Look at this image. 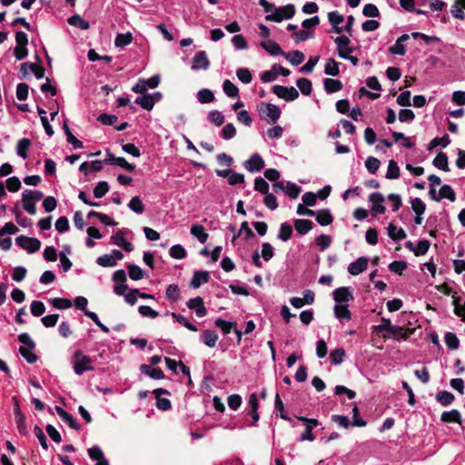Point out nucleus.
<instances>
[{
  "instance_id": "nucleus-20",
  "label": "nucleus",
  "mask_w": 465,
  "mask_h": 465,
  "mask_svg": "<svg viewBox=\"0 0 465 465\" xmlns=\"http://www.w3.org/2000/svg\"><path fill=\"white\" fill-rule=\"evenodd\" d=\"M440 420L444 423H458L462 424L460 412L458 410H451L450 411H444L440 416Z\"/></svg>"
},
{
  "instance_id": "nucleus-58",
  "label": "nucleus",
  "mask_w": 465,
  "mask_h": 465,
  "mask_svg": "<svg viewBox=\"0 0 465 465\" xmlns=\"http://www.w3.org/2000/svg\"><path fill=\"white\" fill-rule=\"evenodd\" d=\"M166 297L173 302H176L180 298V289L176 284H170L166 289Z\"/></svg>"
},
{
  "instance_id": "nucleus-22",
  "label": "nucleus",
  "mask_w": 465,
  "mask_h": 465,
  "mask_svg": "<svg viewBox=\"0 0 465 465\" xmlns=\"http://www.w3.org/2000/svg\"><path fill=\"white\" fill-rule=\"evenodd\" d=\"M313 227V223L307 219H296L294 221V228L300 234H306Z\"/></svg>"
},
{
  "instance_id": "nucleus-54",
  "label": "nucleus",
  "mask_w": 465,
  "mask_h": 465,
  "mask_svg": "<svg viewBox=\"0 0 465 465\" xmlns=\"http://www.w3.org/2000/svg\"><path fill=\"white\" fill-rule=\"evenodd\" d=\"M170 256L174 259H183L187 255L186 250L181 244H175L170 249Z\"/></svg>"
},
{
  "instance_id": "nucleus-45",
  "label": "nucleus",
  "mask_w": 465,
  "mask_h": 465,
  "mask_svg": "<svg viewBox=\"0 0 465 465\" xmlns=\"http://www.w3.org/2000/svg\"><path fill=\"white\" fill-rule=\"evenodd\" d=\"M197 98L201 104H209L214 100V94L209 89H201L197 94Z\"/></svg>"
},
{
  "instance_id": "nucleus-26",
  "label": "nucleus",
  "mask_w": 465,
  "mask_h": 465,
  "mask_svg": "<svg viewBox=\"0 0 465 465\" xmlns=\"http://www.w3.org/2000/svg\"><path fill=\"white\" fill-rule=\"evenodd\" d=\"M433 165L444 172H449L448 156L445 153L440 152L432 162Z\"/></svg>"
},
{
  "instance_id": "nucleus-62",
  "label": "nucleus",
  "mask_w": 465,
  "mask_h": 465,
  "mask_svg": "<svg viewBox=\"0 0 465 465\" xmlns=\"http://www.w3.org/2000/svg\"><path fill=\"white\" fill-rule=\"evenodd\" d=\"M236 75L238 79L243 84H250L252 80V74L247 68H239L236 71Z\"/></svg>"
},
{
  "instance_id": "nucleus-39",
  "label": "nucleus",
  "mask_w": 465,
  "mask_h": 465,
  "mask_svg": "<svg viewBox=\"0 0 465 465\" xmlns=\"http://www.w3.org/2000/svg\"><path fill=\"white\" fill-rule=\"evenodd\" d=\"M129 277L134 281H139L143 278V271L135 264H128L126 266Z\"/></svg>"
},
{
  "instance_id": "nucleus-23",
  "label": "nucleus",
  "mask_w": 465,
  "mask_h": 465,
  "mask_svg": "<svg viewBox=\"0 0 465 465\" xmlns=\"http://www.w3.org/2000/svg\"><path fill=\"white\" fill-rule=\"evenodd\" d=\"M389 237L395 241H401L406 238L407 234L402 228L398 229L397 226L391 223L387 228Z\"/></svg>"
},
{
  "instance_id": "nucleus-34",
  "label": "nucleus",
  "mask_w": 465,
  "mask_h": 465,
  "mask_svg": "<svg viewBox=\"0 0 465 465\" xmlns=\"http://www.w3.org/2000/svg\"><path fill=\"white\" fill-rule=\"evenodd\" d=\"M22 203L24 210L29 214L35 215L36 213L35 203L28 195H25L24 192L22 193Z\"/></svg>"
},
{
  "instance_id": "nucleus-49",
  "label": "nucleus",
  "mask_w": 465,
  "mask_h": 465,
  "mask_svg": "<svg viewBox=\"0 0 465 465\" xmlns=\"http://www.w3.org/2000/svg\"><path fill=\"white\" fill-rule=\"evenodd\" d=\"M208 119L212 124H213L216 126L223 125L225 121L223 114L217 110L211 111L208 114Z\"/></svg>"
},
{
  "instance_id": "nucleus-27",
  "label": "nucleus",
  "mask_w": 465,
  "mask_h": 465,
  "mask_svg": "<svg viewBox=\"0 0 465 465\" xmlns=\"http://www.w3.org/2000/svg\"><path fill=\"white\" fill-rule=\"evenodd\" d=\"M348 307V304H336L333 308L335 317L347 321L351 320V313Z\"/></svg>"
},
{
  "instance_id": "nucleus-16",
  "label": "nucleus",
  "mask_w": 465,
  "mask_h": 465,
  "mask_svg": "<svg viewBox=\"0 0 465 465\" xmlns=\"http://www.w3.org/2000/svg\"><path fill=\"white\" fill-rule=\"evenodd\" d=\"M55 411L59 417L66 422L72 429L79 430L81 429L80 424L74 420V418L66 411L60 406H55Z\"/></svg>"
},
{
  "instance_id": "nucleus-6",
  "label": "nucleus",
  "mask_w": 465,
  "mask_h": 465,
  "mask_svg": "<svg viewBox=\"0 0 465 465\" xmlns=\"http://www.w3.org/2000/svg\"><path fill=\"white\" fill-rule=\"evenodd\" d=\"M272 93L287 102L294 101L299 97V93L293 86L285 87L276 84L272 86Z\"/></svg>"
},
{
  "instance_id": "nucleus-17",
  "label": "nucleus",
  "mask_w": 465,
  "mask_h": 465,
  "mask_svg": "<svg viewBox=\"0 0 465 465\" xmlns=\"http://www.w3.org/2000/svg\"><path fill=\"white\" fill-rule=\"evenodd\" d=\"M210 274L207 271H195L191 280V287L197 289L202 284L208 282Z\"/></svg>"
},
{
  "instance_id": "nucleus-60",
  "label": "nucleus",
  "mask_w": 465,
  "mask_h": 465,
  "mask_svg": "<svg viewBox=\"0 0 465 465\" xmlns=\"http://www.w3.org/2000/svg\"><path fill=\"white\" fill-rule=\"evenodd\" d=\"M381 165L380 160H378L376 157L370 156L365 162V166L367 170L374 174L378 171L379 167Z\"/></svg>"
},
{
  "instance_id": "nucleus-7",
  "label": "nucleus",
  "mask_w": 465,
  "mask_h": 465,
  "mask_svg": "<svg viewBox=\"0 0 465 465\" xmlns=\"http://www.w3.org/2000/svg\"><path fill=\"white\" fill-rule=\"evenodd\" d=\"M243 165L247 171L253 173L260 172L263 169L265 163L262 157L259 153H255L250 157V159L244 162Z\"/></svg>"
},
{
  "instance_id": "nucleus-15",
  "label": "nucleus",
  "mask_w": 465,
  "mask_h": 465,
  "mask_svg": "<svg viewBox=\"0 0 465 465\" xmlns=\"http://www.w3.org/2000/svg\"><path fill=\"white\" fill-rule=\"evenodd\" d=\"M368 259L366 257H360L355 262H351L348 266V272L351 275H359L367 269Z\"/></svg>"
},
{
  "instance_id": "nucleus-10",
  "label": "nucleus",
  "mask_w": 465,
  "mask_h": 465,
  "mask_svg": "<svg viewBox=\"0 0 465 465\" xmlns=\"http://www.w3.org/2000/svg\"><path fill=\"white\" fill-rule=\"evenodd\" d=\"M332 295L333 300L340 304H343V302H348L354 299L352 292L348 287H339L335 289Z\"/></svg>"
},
{
  "instance_id": "nucleus-59",
  "label": "nucleus",
  "mask_w": 465,
  "mask_h": 465,
  "mask_svg": "<svg viewBox=\"0 0 465 465\" xmlns=\"http://www.w3.org/2000/svg\"><path fill=\"white\" fill-rule=\"evenodd\" d=\"M411 208L418 216H421L426 210V205L421 199L417 197L411 201Z\"/></svg>"
},
{
  "instance_id": "nucleus-11",
  "label": "nucleus",
  "mask_w": 465,
  "mask_h": 465,
  "mask_svg": "<svg viewBox=\"0 0 465 465\" xmlns=\"http://www.w3.org/2000/svg\"><path fill=\"white\" fill-rule=\"evenodd\" d=\"M210 66V61L207 57L205 51H199L193 58V70L203 69L206 70Z\"/></svg>"
},
{
  "instance_id": "nucleus-30",
  "label": "nucleus",
  "mask_w": 465,
  "mask_h": 465,
  "mask_svg": "<svg viewBox=\"0 0 465 465\" xmlns=\"http://www.w3.org/2000/svg\"><path fill=\"white\" fill-rule=\"evenodd\" d=\"M191 233L198 239L201 243L206 242L208 239V233L205 232L204 227L200 224H193L191 227Z\"/></svg>"
},
{
  "instance_id": "nucleus-50",
  "label": "nucleus",
  "mask_w": 465,
  "mask_h": 465,
  "mask_svg": "<svg viewBox=\"0 0 465 465\" xmlns=\"http://www.w3.org/2000/svg\"><path fill=\"white\" fill-rule=\"evenodd\" d=\"M450 143V139L448 134H444L441 138L435 137L433 138L429 144L428 150H432L433 148L441 145L442 147L448 146Z\"/></svg>"
},
{
  "instance_id": "nucleus-56",
  "label": "nucleus",
  "mask_w": 465,
  "mask_h": 465,
  "mask_svg": "<svg viewBox=\"0 0 465 465\" xmlns=\"http://www.w3.org/2000/svg\"><path fill=\"white\" fill-rule=\"evenodd\" d=\"M410 331H405L402 327H400V326H394L393 325V329L391 330L390 331V334L395 339V340H399V339H408L409 336H410Z\"/></svg>"
},
{
  "instance_id": "nucleus-48",
  "label": "nucleus",
  "mask_w": 465,
  "mask_h": 465,
  "mask_svg": "<svg viewBox=\"0 0 465 465\" xmlns=\"http://www.w3.org/2000/svg\"><path fill=\"white\" fill-rule=\"evenodd\" d=\"M445 343L450 350H457L460 346V341L455 333L447 332L444 336Z\"/></svg>"
},
{
  "instance_id": "nucleus-4",
  "label": "nucleus",
  "mask_w": 465,
  "mask_h": 465,
  "mask_svg": "<svg viewBox=\"0 0 465 465\" xmlns=\"http://www.w3.org/2000/svg\"><path fill=\"white\" fill-rule=\"evenodd\" d=\"M295 7L293 5L289 4L282 7H275L272 14L265 16L266 21L280 23L283 19H290L295 15Z\"/></svg>"
},
{
  "instance_id": "nucleus-14",
  "label": "nucleus",
  "mask_w": 465,
  "mask_h": 465,
  "mask_svg": "<svg viewBox=\"0 0 465 465\" xmlns=\"http://www.w3.org/2000/svg\"><path fill=\"white\" fill-rule=\"evenodd\" d=\"M111 242L112 243L123 248L125 252H132L134 250L133 243L125 240L124 232L122 230H119L111 237Z\"/></svg>"
},
{
  "instance_id": "nucleus-44",
  "label": "nucleus",
  "mask_w": 465,
  "mask_h": 465,
  "mask_svg": "<svg viewBox=\"0 0 465 465\" xmlns=\"http://www.w3.org/2000/svg\"><path fill=\"white\" fill-rule=\"evenodd\" d=\"M133 35L131 33L118 34L114 40V45L117 47H124L131 44Z\"/></svg>"
},
{
  "instance_id": "nucleus-52",
  "label": "nucleus",
  "mask_w": 465,
  "mask_h": 465,
  "mask_svg": "<svg viewBox=\"0 0 465 465\" xmlns=\"http://www.w3.org/2000/svg\"><path fill=\"white\" fill-rule=\"evenodd\" d=\"M407 266L408 264L405 261H394L389 264L388 268L391 272L402 275V272L407 269Z\"/></svg>"
},
{
  "instance_id": "nucleus-29",
  "label": "nucleus",
  "mask_w": 465,
  "mask_h": 465,
  "mask_svg": "<svg viewBox=\"0 0 465 465\" xmlns=\"http://www.w3.org/2000/svg\"><path fill=\"white\" fill-rule=\"evenodd\" d=\"M31 145V141L28 138H22L18 141L16 146L17 154L23 159H26L28 157V149Z\"/></svg>"
},
{
  "instance_id": "nucleus-41",
  "label": "nucleus",
  "mask_w": 465,
  "mask_h": 465,
  "mask_svg": "<svg viewBox=\"0 0 465 465\" xmlns=\"http://www.w3.org/2000/svg\"><path fill=\"white\" fill-rule=\"evenodd\" d=\"M128 206L133 212L138 214H141L144 212V205L139 196H134L130 200Z\"/></svg>"
},
{
  "instance_id": "nucleus-18",
  "label": "nucleus",
  "mask_w": 465,
  "mask_h": 465,
  "mask_svg": "<svg viewBox=\"0 0 465 465\" xmlns=\"http://www.w3.org/2000/svg\"><path fill=\"white\" fill-rule=\"evenodd\" d=\"M315 219L319 224L322 226H327L332 223L333 216L330 211V209H321L315 212Z\"/></svg>"
},
{
  "instance_id": "nucleus-42",
  "label": "nucleus",
  "mask_w": 465,
  "mask_h": 465,
  "mask_svg": "<svg viewBox=\"0 0 465 465\" xmlns=\"http://www.w3.org/2000/svg\"><path fill=\"white\" fill-rule=\"evenodd\" d=\"M400 172L398 163L394 160H391L389 162L386 178L390 180L397 179L400 177Z\"/></svg>"
},
{
  "instance_id": "nucleus-36",
  "label": "nucleus",
  "mask_w": 465,
  "mask_h": 465,
  "mask_svg": "<svg viewBox=\"0 0 465 465\" xmlns=\"http://www.w3.org/2000/svg\"><path fill=\"white\" fill-rule=\"evenodd\" d=\"M292 227L288 223H283L281 224L280 232L278 233V239L286 242L292 235Z\"/></svg>"
},
{
  "instance_id": "nucleus-40",
  "label": "nucleus",
  "mask_w": 465,
  "mask_h": 465,
  "mask_svg": "<svg viewBox=\"0 0 465 465\" xmlns=\"http://www.w3.org/2000/svg\"><path fill=\"white\" fill-rule=\"evenodd\" d=\"M346 352L343 348H338L331 351L330 361L332 364L338 365L343 361Z\"/></svg>"
},
{
  "instance_id": "nucleus-38",
  "label": "nucleus",
  "mask_w": 465,
  "mask_h": 465,
  "mask_svg": "<svg viewBox=\"0 0 465 465\" xmlns=\"http://www.w3.org/2000/svg\"><path fill=\"white\" fill-rule=\"evenodd\" d=\"M301 192H302V188L300 186H298L296 183H294L292 182L286 183L284 193L291 199L298 198Z\"/></svg>"
},
{
  "instance_id": "nucleus-3",
  "label": "nucleus",
  "mask_w": 465,
  "mask_h": 465,
  "mask_svg": "<svg viewBox=\"0 0 465 465\" xmlns=\"http://www.w3.org/2000/svg\"><path fill=\"white\" fill-rule=\"evenodd\" d=\"M74 371L77 375L83 374L84 371H93L91 365L92 360L89 356L84 354L81 351H75L72 357Z\"/></svg>"
},
{
  "instance_id": "nucleus-53",
  "label": "nucleus",
  "mask_w": 465,
  "mask_h": 465,
  "mask_svg": "<svg viewBox=\"0 0 465 465\" xmlns=\"http://www.w3.org/2000/svg\"><path fill=\"white\" fill-rule=\"evenodd\" d=\"M109 191V184L107 182H99L94 188V195L95 198H102Z\"/></svg>"
},
{
  "instance_id": "nucleus-46",
  "label": "nucleus",
  "mask_w": 465,
  "mask_h": 465,
  "mask_svg": "<svg viewBox=\"0 0 465 465\" xmlns=\"http://www.w3.org/2000/svg\"><path fill=\"white\" fill-rule=\"evenodd\" d=\"M446 198L450 202H454L456 200V194L454 190L448 184H444L440 189V200Z\"/></svg>"
},
{
  "instance_id": "nucleus-13",
  "label": "nucleus",
  "mask_w": 465,
  "mask_h": 465,
  "mask_svg": "<svg viewBox=\"0 0 465 465\" xmlns=\"http://www.w3.org/2000/svg\"><path fill=\"white\" fill-rule=\"evenodd\" d=\"M369 201L372 203L371 211L383 214L386 212L385 206L381 204L384 202V197L381 193H372L369 196Z\"/></svg>"
},
{
  "instance_id": "nucleus-51",
  "label": "nucleus",
  "mask_w": 465,
  "mask_h": 465,
  "mask_svg": "<svg viewBox=\"0 0 465 465\" xmlns=\"http://www.w3.org/2000/svg\"><path fill=\"white\" fill-rule=\"evenodd\" d=\"M96 262L102 267H114L117 264L115 259L110 254H104L98 257Z\"/></svg>"
},
{
  "instance_id": "nucleus-47",
  "label": "nucleus",
  "mask_w": 465,
  "mask_h": 465,
  "mask_svg": "<svg viewBox=\"0 0 465 465\" xmlns=\"http://www.w3.org/2000/svg\"><path fill=\"white\" fill-rule=\"evenodd\" d=\"M50 302L54 308L58 310H64L72 307L71 300L66 298H54L50 300Z\"/></svg>"
},
{
  "instance_id": "nucleus-33",
  "label": "nucleus",
  "mask_w": 465,
  "mask_h": 465,
  "mask_svg": "<svg viewBox=\"0 0 465 465\" xmlns=\"http://www.w3.org/2000/svg\"><path fill=\"white\" fill-rule=\"evenodd\" d=\"M214 324L216 327L222 329L224 334H229L232 329H235L237 323L235 322H226L222 318H217Z\"/></svg>"
},
{
  "instance_id": "nucleus-21",
  "label": "nucleus",
  "mask_w": 465,
  "mask_h": 465,
  "mask_svg": "<svg viewBox=\"0 0 465 465\" xmlns=\"http://www.w3.org/2000/svg\"><path fill=\"white\" fill-rule=\"evenodd\" d=\"M218 339L219 336L213 330H205L201 335V340L210 348L215 347Z\"/></svg>"
},
{
  "instance_id": "nucleus-61",
  "label": "nucleus",
  "mask_w": 465,
  "mask_h": 465,
  "mask_svg": "<svg viewBox=\"0 0 465 465\" xmlns=\"http://www.w3.org/2000/svg\"><path fill=\"white\" fill-rule=\"evenodd\" d=\"M45 312V306L43 302L41 301H34L31 303V313L35 316L39 317L43 315Z\"/></svg>"
},
{
  "instance_id": "nucleus-35",
  "label": "nucleus",
  "mask_w": 465,
  "mask_h": 465,
  "mask_svg": "<svg viewBox=\"0 0 465 465\" xmlns=\"http://www.w3.org/2000/svg\"><path fill=\"white\" fill-rule=\"evenodd\" d=\"M296 84L302 94L309 95L312 93V82L304 77L299 78L296 82Z\"/></svg>"
},
{
  "instance_id": "nucleus-31",
  "label": "nucleus",
  "mask_w": 465,
  "mask_h": 465,
  "mask_svg": "<svg viewBox=\"0 0 465 465\" xmlns=\"http://www.w3.org/2000/svg\"><path fill=\"white\" fill-rule=\"evenodd\" d=\"M324 73L331 76L339 75V63L336 62L333 58H329L324 67Z\"/></svg>"
},
{
  "instance_id": "nucleus-64",
  "label": "nucleus",
  "mask_w": 465,
  "mask_h": 465,
  "mask_svg": "<svg viewBox=\"0 0 465 465\" xmlns=\"http://www.w3.org/2000/svg\"><path fill=\"white\" fill-rule=\"evenodd\" d=\"M363 15L367 17H379L380 11L378 7L373 4H367L362 9Z\"/></svg>"
},
{
  "instance_id": "nucleus-63",
  "label": "nucleus",
  "mask_w": 465,
  "mask_h": 465,
  "mask_svg": "<svg viewBox=\"0 0 465 465\" xmlns=\"http://www.w3.org/2000/svg\"><path fill=\"white\" fill-rule=\"evenodd\" d=\"M29 86L25 83H20L16 86V97L20 101H25L28 97Z\"/></svg>"
},
{
  "instance_id": "nucleus-32",
  "label": "nucleus",
  "mask_w": 465,
  "mask_h": 465,
  "mask_svg": "<svg viewBox=\"0 0 465 465\" xmlns=\"http://www.w3.org/2000/svg\"><path fill=\"white\" fill-rule=\"evenodd\" d=\"M223 89L228 97L235 98L239 95L238 87L228 79L223 82Z\"/></svg>"
},
{
  "instance_id": "nucleus-1",
  "label": "nucleus",
  "mask_w": 465,
  "mask_h": 465,
  "mask_svg": "<svg viewBox=\"0 0 465 465\" xmlns=\"http://www.w3.org/2000/svg\"><path fill=\"white\" fill-rule=\"evenodd\" d=\"M18 341L25 345L19 348L22 357L30 364L36 362L38 357L34 353L36 345L30 335L26 332L21 333L18 335Z\"/></svg>"
},
{
  "instance_id": "nucleus-12",
  "label": "nucleus",
  "mask_w": 465,
  "mask_h": 465,
  "mask_svg": "<svg viewBox=\"0 0 465 465\" xmlns=\"http://www.w3.org/2000/svg\"><path fill=\"white\" fill-rule=\"evenodd\" d=\"M186 305H187V307L189 309L194 310L195 311V314L198 317H200V318L205 316L206 313H207V310H206V308L204 306L203 300L200 296L193 298V299H190L186 302Z\"/></svg>"
},
{
  "instance_id": "nucleus-25",
  "label": "nucleus",
  "mask_w": 465,
  "mask_h": 465,
  "mask_svg": "<svg viewBox=\"0 0 465 465\" xmlns=\"http://www.w3.org/2000/svg\"><path fill=\"white\" fill-rule=\"evenodd\" d=\"M135 103L146 111H151L154 106L153 97L149 94L137 97Z\"/></svg>"
},
{
  "instance_id": "nucleus-28",
  "label": "nucleus",
  "mask_w": 465,
  "mask_h": 465,
  "mask_svg": "<svg viewBox=\"0 0 465 465\" xmlns=\"http://www.w3.org/2000/svg\"><path fill=\"white\" fill-rule=\"evenodd\" d=\"M67 23L70 25L76 26L82 30H87L90 28V24L81 17L80 15H74L67 19Z\"/></svg>"
},
{
  "instance_id": "nucleus-9",
  "label": "nucleus",
  "mask_w": 465,
  "mask_h": 465,
  "mask_svg": "<svg viewBox=\"0 0 465 465\" xmlns=\"http://www.w3.org/2000/svg\"><path fill=\"white\" fill-rule=\"evenodd\" d=\"M261 45L271 55H282L285 59H289L290 53L283 52L281 46L272 40L263 41L261 43Z\"/></svg>"
},
{
  "instance_id": "nucleus-43",
  "label": "nucleus",
  "mask_w": 465,
  "mask_h": 465,
  "mask_svg": "<svg viewBox=\"0 0 465 465\" xmlns=\"http://www.w3.org/2000/svg\"><path fill=\"white\" fill-rule=\"evenodd\" d=\"M171 315L176 322H178L189 331H197V327L191 323L183 315L176 312H172Z\"/></svg>"
},
{
  "instance_id": "nucleus-55",
  "label": "nucleus",
  "mask_w": 465,
  "mask_h": 465,
  "mask_svg": "<svg viewBox=\"0 0 465 465\" xmlns=\"http://www.w3.org/2000/svg\"><path fill=\"white\" fill-rule=\"evenodd\" d=\"M254 190L262 194H266L269 193V184L262 177H256L254 180Z\"/></svg>"
},
{
  "instance_id": "nucleus-37",
  "label": "nucleus",
  "mask_w": 465,
  "mask_h": 465,
  "mask_svg": "<svg viewBox=\"0 0 465 465\" xmlns=\"http://www.w3.org/2000/svg\"><path fill=\"white\" fill-rule=\"evenodd\" d=\"M454 399V395L447 391H440L436 395V400L443 406L450 405Z\"/></svg>"
},
{
  "instance_id": "nucleus-2",
  "label": "nucleus",
  "mask_w": 465,
  "mask_h": 465,
  "mask_svg": "<svg viewBox=\"0 0 465 465\" xmlns=\"http://www.w3.org/2000/svg\"><path fill=\"white\" fill-rule=\"evenodd\" d=\"M258 112L261 118L265 120L269 124H276L282 114L277 105L269 103H261L258 105Z\"/></svg>"
},
{
  "instance_id": "nucleus-19",
  "label": "nucleus",
  "mask_w": 465,
  "mask_h": 465,
  "mask_svg": "<svg viewBox=\"0 0 465 465\" xmlns=\"http://www.w3.org/2000/svg\"><path fill=\"white\" fill-rule=\"evenodd\" d=\"M139 369L142 373L148 375L152 379L162 380L164 378V373L161 368H151L147 364H142Z\"/></svg>"
},
{
  "instance_id": "nucleus-5",
  "label": "nucleus",
  "mask_w": 465,
  "mask_h": 465,
  "mask_svg": "<svg viewBox=\"0 0 465 465\" xmlns=\"http://www.w3.org/2000/svg\"><path fill=\"white\" fill-rule=\"evenodd\" d=\"M15 242L18 246L26 250L28 253H34L37 252L41 247V242L38 239L33 237L20 235L16 237Z\"/></svg>"
},
{
  "instance_id": "nucleus-24",
  "label": "nucleus",
  "mask_w": 465,
  "mask_h": 465,
  "mask_svg": "<svg viewBox=\"0 0 465 465\" xmlns=\"http://www.w3.org/2000/svg\"><path fill=\"white\" fill-rule=\"evenodd\" d=\"M323 84L327 94H333L342 89V83L337 79L326 78Z\"/></svg>"
},
{
  "instance_id": "nucleus-57",
  "label": "nucleus",
  "mask_w": 465,
  "mask_h": 465,
  "mask_svg": "<svg viewBox=\"0 0 465 465\" xmlns=\"http://www.w3.org/2000/svg\"><path fill=\"white\" fill-rule=\"evenodd\" d=\"M459 0H454V4L450 6L451 15L457 18L463 20L465 18L464 7L459 5Z\"/></svg>"
},
{
  "instance_id": "nucleus-8",
  "label": "nucleus",
  "mask_w": 465,
  "mask_h": 465,
  "mask_svg": "<svg viewBox=\"0 0 465 465\" xmlns=\"http://www.w3.org/2000/svg\"><path fill=\"white\" fill-rule=\"evenodd\" d=\"M153 393L154 394V396L156 398V407L159 410L168 411L171 409V407H172L171 401L167 398H161L162 395H169L170 394L169 391L163 389V388H158V389L153 390Z\"/></svg>"
}]
</instances>
